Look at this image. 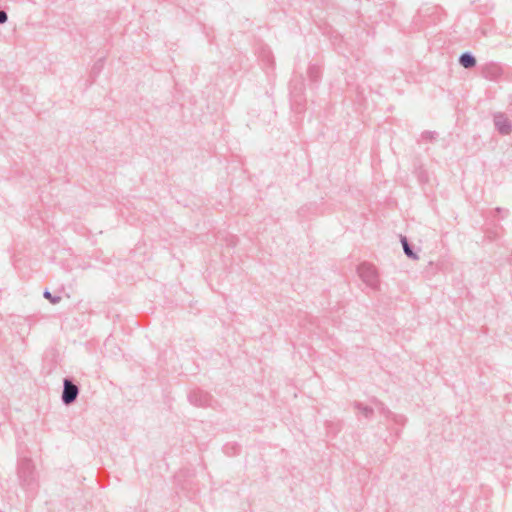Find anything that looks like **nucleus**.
<instances>
[{"label": "nucleus", "instance_id": "nucleus-10", "mask_svg": "<svg viewBox=\"0 0 512 512\" xmlns=\"http://www.w3.org/2000/svg\"><path fill=\"white\" fill-rule=\"evenodd\" d=\"M44 298L48 299L52 304H57L60 302V296H53L48 290H45L43 293Z\"/></svg>", "mask_w": 512, "mask_h": 512}, {"label": "nucleus", "instance_id": "nucleus-8", "mask_svg": "<svg viewBox=\"0 0 512 512\" xmlns=\"http://www.w3.org/2000/svg\"><path fill=\"white\" fill-rule=\"evenodd\" d=\"M401 243L403 246L404 253L407 257L411 259H418L417 254L413 251L412 246L409 244L405 236H401Z\"/></svg>", "mask_w": 512, "mask_h": 512}, {"label": "nucleus", "instance_id": "nucleus-15", "mask_svg": "<svg viewBox=\"0 0 512 512\" xmlns=\"http://www.w3.org/2000/svg\"><path fill=\"white\" fill-rule=\"evenodd\" d=\"M8 20V15L4 10H0V24H4Z\"/></svg>", "mask_w": 512, "mask_h": 512}, {"label": "nucleus", "instance_id": "nucleus-12", "mask_svg": "<svg viewBox=\"0 0 512 512\" xmlns=\"http://www.w3.org/2000/svg\"><path fill=\"white\" fill-rule=\"evenodd\" d=\"M390 419H392L397 424H404V422L406 421V418L403 415H398L394 413H392Z\"/></svg>", "mask_w": 512, "mask_h": 512}, {"label": "nucleus", "instance_id": "nucleus-9", "mask_svg": "<svg viewBox=\"0 0 512 512\" xmlns=\"http://www.w3.org/2000/svg\"><path fill=\"white\" fill-rule=\"evenodd\" d=\"M373 402L378 407L379 412L386 418H390L392 415V412L389 410L388 407L385 406L384 403L378 401L377 399H374Z\"/></svg>", "mask_w": 512, "mask_h": 512}, {"label": "nucleus", "instance_id": "nucleus-7", "mask_svg": "<svg viewBox=\"0 0 512 512\" xmlns=\"http://www.w3.org/2000/svg\"><path fill=\"white\" fill-rule=\"evenodd\" d=\"M352 405H353L354 409H356L359 412H361L362 415L366 419H371L373 417L374 409L372 407L364 405L363 403H361L359 401H354Z\"/></svg>", "mask_w": 512, "mask_h": 512}, {"label": "nucleus", "instance_id": "nucleus-5", "mask_svg": "<svg viewBox=\"0 0 512 512\" xmlns=\"http://www.w3.org/2000/svg\"><path fill=\"white\" fill-rule=\"evenodd\" d=\"M189 401L195 406L204 407L209 404L210 395L207 392L195 390L189 394Z\"/></svg>", "mask_w": 512, "mask_h": 512}, {"label": "nucleus", "instance_id": "nucleus-1", "mask_svg": "<svg viewBox=\"0 0 512 512\" xmlns=\"http://www.w3.org/2000/svg\"><path fill=\"white\" fill-rule=\"evenodd\" d=\"M361 280L371 289L378 290L380 287L379 274L376 267L370 263L363 262L357 268Z\"/></svg>", "mask_w": 512, "mask_h": 512}, {"label": "nucleus", "instance_id": "nucleus-2", "mask_svg": "<svg viewBox=\"0 0 512 512\" xmlns=\"http://www.w3.org/2000/svg\"><path fill=\"white\" fill-rule=\"evenodd\" d=\"M18 476L25 486H30L35 480V471L32 461L28 458H23L19 461Z\"/></svg>", "mask_w": 512, "mask_h": 512}, {"label": "nucleus", "instance_id": "nucleus-13", "mask_svg": "<svg viewBox=\"0 0 512 512\" xmlns=\"http://www.w3.org/2000/svg\"><path fill=\"white\" fill-rule=\"evenodd\" d=\"M494 70H496L495 66H488L484 70V76L486 78L492 79L494 75Z\"/></svg>", "mask_w": 512, "mask_h": 512}, {"label": "nucleus", "instance_id": "nucleus-11", "mask_svg": "<svg viewBox=\"0 0 512 512\" xmlns=\"http://www.w3.org/2000/svg\"><path fill=\"white\" fill-rule=\"evenodd\" d=\"M435 137H436V132H433V131H424L421 134V138L424 141H432L435 139Z\"/></svg>", "mask_w": 512, "mask_h": 512}, {"label": "nucleus", "instance_id": "nucleus-3", "mask_svg": "<svg viewBox=\"0 0 512 512\" xmlns=\"http://www.w3.org/2000/svg\"><path fill=\"white\" fill-rule=\"evenodd\" d=\"M79 395V387L73 383L70 378H64L63 380V391H62V402L65 405L74 403Z\"/></svg>", "mask_w": 512, "mask_h": 512}, {"label": "nucleus", "instance_id": "nucleus-6", "mask_svg": "<svg viewBox=\"0 0 512 512\" xmlns=\"http://www.w3.org/2000/svg\"><path fill=\"white\" fill-rule=\"evenodd\" d=\"M459 64L466 69H471L476 66V58L470 52H465L460 55Z\"/></svg>", "mask_w": 512, "mask_h": 512}, {"label": "nucleus", "instance_id": "nucleus-4", "mask_svg": "<svg viewBox=\"0 0 512 512\" xmlns=\"http://www.w3.org/2000/svg\"><path fill=\"white\" fill-rule=\"evenodd\" d=\"M493 121L500 134L509 135L512 132V124L504 113L498 112L494 114Z\"/></svg>", "mask_w": 512, "mask_h": 512}, {"label": "nucleus", "instance_id": "nucleus-14", "mask_svg": "<svg viewBox=\"0 0 512 512\" xmlns=\"http://www.w3.org/2000/svg\"><path fill=\"white\" fill-rule=\"evenodd\" d=\"M309 75H310L312 80H317V78L319 77L318 69L316 67H310L309 68Z\"/></svg>", "mask_w": 512, "mask_h": 512}]
</instances>
